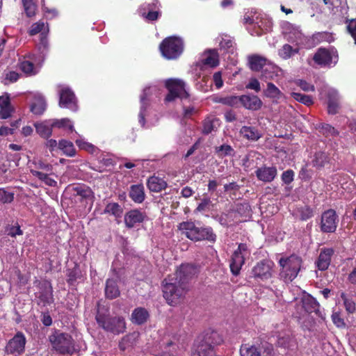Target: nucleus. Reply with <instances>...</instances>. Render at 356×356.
Returning a JSON list of instances; mask_svg holds the SVG:
<instances>
[{
	"label": "nucleus",
	"mask_w": 356,
	"mask_h": 356,
	"mask_svg": "<svg viewBox=\"0 0 356 356\" xmlns=\"http://www.w3.org/2000/svg\"><path fill=\"white\" fill-rule=\"evenodd\" d=\"M198 273L197 268L190 264H182L175 273L165 279L163 296L170 305L176 304L188 289V281Z\"/></svg>",
	"instance_id": "1"
},
{
	"label": "nucleus",
	"mask_w": 356,
	"mask_h": 356,
	"mask_svg": "<svg viewBox=\"0 0 356 356\" xmlns=\"http://www.w3.org/2000/svg\"><path fill=\"white\" fill-rule=\"evenodd\" d=\"M223 341L222 336L216 331H208L200 336L195 341L193 350V356H213V349Z\"/></svg>",
	"instance_id": "2"
},
{
	"label": "nucleus",
	"mask_w": 356,
	"mask_h": 356,
	"mask_svg": "<svg viewBox=\"0 0 356 356\" xmlns=\"http://www.w3.org/2000/svg\"><path fill=\"white\" fill-rule=\"evenodd\" d=\"M178 229L181 234H184L188 238L194 241L207 240L214 242L216 239V234L209 227H197L194 222L186 221L179 224Z\"/></svg>",
	"instance_id": "3"
},
{
	"label": "nucleus",
	"mask_w": 356,
	"mask_h": 356,
	"mask_svg": "<svg viewBox=\"0 0 356 356\" xmlns=\"http://www.w3.org/2000/svg\"><path fill=\"white\" fill-rule=\"evenodd\" d=\"M107 313L108 309L98 303L96 320L99 325L106 331L115 334L123 332L126 328L124 319L122 317L111 318Z\"/></svg>",
	"instance_id": "4"
},
{
	"label": "nucleus",
	"mask_w": 356,
	"mask_h": 356,
	"mask_svg": "<svg viewBox=\"0 0 356 356\" xmlns=\"http://www.w3.org/2000/svg\"><path fill=\"white\" fill-rule=\"evenodd\" d=\"M280 277L284 282H291L298 275L302 266V259L295 254L282 257L279 260Z\"/></svg>",
	"instance_id": "5"
},
{
	"label": "nucleus",
	"mask_w": 356,
	"mask_h": 356,
	"mask_svg": "<svg viewBox=\"0 0 356 356\" xmlns=\"http://www.w3.org/2000/svg\"><path fill=\"white\" fill-rule=\"evenodd\" d=\"M49 341L54 349L60 354H72L75 350L74 340L67 333L56 331L49 337Z\"/></svg>",
	"instance_id": "6"
},
{
	"label": "nucleus",
	"mask_w": 356,
	"mask_h": 356,
	"mask_svg": "<svg viewBox=\"0 0 356 356\" xmlns=\"http://www.w3.org/2000/svg\"><path fill=\"white\" fill-rule=\"evenodd\" d=\"M47 53L40 51L38 56L29 54L19 62V67L26 76H35L39 72Z\"/></svg>",
	"instance_id": "7"
},
{
	"label": "nucleus",
	"mask_w": 356,
	"mask_h": 356,
	"mask_svg": "<svg viewBox=\"0 0 356 356\" xmlns=\"http://www.w3.org/2000/svg\"><path fill=\"white\" fill-rule=\"evenodd\" d=\"M163 57L167 59H175L183 51V42L181 38L171 36L163 40L159 46Z\"/></svg>",
	"instance_id": "8"
},
{
	"label": "nucleus",
	"mask_w": 356,
	"mask_h": 356,
	"mask_svg": "<svg viewBox=\"0 0 356 356\" xmlns=\"http://www.w3.org/2000/svg\"><path fill=\"white\" fill-rule=\"evenodd\" d=\"M165 87L168 90L165 101L170 102L176 98L186 99L189 95L186 88L185 82L179 79H169L165 81Z\"/></svg>",
	"instance_id": "9"
},
{
	"label": "nucleus",
	"mask_w": 356,
	"mask_h": 356,
	"mask_svg": "<svg viewBox=\"0 0 356 356\" xmlns=\"http://www.w3.org/2000/svg\"><path fill=\"white\" fill-rule=\"evenodd\" d=\"M250 254V252L247 245L244 243H240L231 258L229 266L232 274L234 275L239 274L245 259L249 257Z\"/></svg>",
	"instance_id": "10"
},
{
	"label": "nucleus",
	"mask_w": 356,
	"mask_h": 356,
	"mask_svg": "<svg viewBox=\"0 0 356 356\" xmlns=\"http://www.w3.org/2000/svg\"><path fill=\"white\" fill-rule=\"evenodd\" d=\"M38 291L35 293L37 304L41 307H45L51 304L54 301L52 287L49 282L36 281Z\"/></svg>",
	"instance_id": "11"
},
{
	"label": "nucleus",
	"mask_w": 356,
	"mask_h": 356,
	"mask_svg": "<svg viewBox=\"0 0 356 356\" xmlns=\"http://www.w3.org/2000/svg\"><path fill=\"white\" fill-rule=\"evenodd\" d=\"M40 33V41L38 45L39 51L42 54L47 52L49 49V42L47 35L49 33V25L44 22L39 21L33 24L29 30V34L34 35Z\"/></svg>",
	"instance_id": "12"
},
{
	"label": "nucleus",
	"mask_w": 356,
	"mask_h": 356,
	"mask_svg": "<svg viewBox=\"0 0 356 356\" xmlns=\"http://www.w3.org/2000/svg\"><path fill=\"white\" fill-rule=\"evenodd\" d=\"M26 339L24 334L18 332L6 346V353L13 356H19L24 353Z\"/></svg>",
	"instance_id": "13"
},
{
	"label": "nucleus",
	"mask_w": 356,
	"mask_h": 356,
	"mask_svg": "<svg viewBox=\"0 0 356 356\" xmlns=\"http://www.w3.org/2000/svg\"><path fill=\"white\" fill-rule=\"evenodd\" d=\"M159 92V89L156 86L146 87L140 97V111L139 113V123L142 127L145 124V117L146 111L149 105V101L153 95H156Z\"/></svg>",
	"instance_id": "14"
},
{
	"label": "nucleus",
	"mask_w": 356,
	"mask_h": 356,
	"mask_svg": "<svg viewBox=\"0 0 356 356\" xmlns=\"http://www.w3.org/2000/svg\"><path fill=\"white\" fill-rule=\"evenodd\" d=\"M313 60L320 66L330 67L335 65L337 62V55L336 51L329 50L325 48H320L314 55Z\"/></svg>",
	"instance_id": "15"
},
{
	"label": "nucleus",
	"mask_w": 356,
	"mask_h": 356,
	"mask_svg": "<svg viewBox=\"0 0 356 356\" xmlns=\"http://www.w3.org/2000/svg\"><path fill=\"white\" fill-rule=\"evenodd\" d=\"M338 223V216L333 209L323 212L321 220V230L325 233L334 232Z\"/></svg>",
	"instance_id": "16"
},
{
	"label": "nucleus",
	"mask_w": 356,
	"mask_h": 356,
	"mask_svg": "<svg viewBox=\"0 0 356 356\" xmlns=\"http://www.w3.org/2000/svg\"><path fill=\"white\" fill-rule=\"evenodd\" d=\"M59 106L72 111H77L76 99L74 92L67 87H63L59 92Z\"/></svg>",
	"instance_id": "17"
},
{
	"label": "nucleus",
	"mask_w": 356,
	"mask_h": 356,
	"mask_svg": "<svg viewBox=\"0 0 356 356\" xmlns=\"http://www.w3.org/2000/svg\"><path fill=\"white\" fill-rule=\"evenodd\" d=\"M273 262L270 260H263L257 263L252 269L254 276L261 280H268L272 276Z\"/></svg>",
	"instance_id": "18"
},
{
	"label": "nucleus",
	"mask_w": 356,
	"mask_h": 356,
	"mask_svg": "<svg viewBox=\"0 0 356 356\" xmlns=\"http://www.w3.org/2000/svg\"><path fill=\"white\" fill-rule=\"evenodd\" d=\"M160 3L158 0H154L151 3H145L141 6L140 13L143 17L148 21L156 20L161 13Z\"/></svg>",
	"instance_id": "19"
},
{
	"label": "nucleus",
	"mask_w": 356,
	"mask_h": 356,
	"mask_svg": "<svg viewBox=\"0 0 356 356\" xmlns=\"http://www.w3.org/2000/svg\"><path fill=\"white\" fill-rule=\"evenodd\" d=\"M301 302V309L300 311L298 312L300 316L298 318H300L301 316H304L305 314L307 313H317L318 312L320 305L318 302L309 294H305L302 297L300 300Z\"/></svg>",
	"instance_id": "20"
},
{
	"label": "nucleus",
	"mask_w": 356,
	"mask_h": 356,
	"mask_svg": "<svg viewBox=\"0 0 356 356\" xmlns=\"http://www.w3.org/2000/svg\"><path fill=\"white\" fill-rule=\"evenodd\" d=\"M273 348L267 347L265 350L261 353V349L255 346H250L248 344L242 345L240 348L241 356H269L271 354Z\"/></svg>",
	"instance_id": "21"
},
{
	"label": "nucleus",
	"mask_w": 356,
	"mask_h": 356,
	"mask_svg": "<svg viewBox=\"0 0 356 356\" xmlns=\"http://www.w3.org/2000/svg\"><path fill=\"white\" fill-rule=\"evenodd\" d=\"M219 64L218 54L216 49L205 51L197 65L202 68L204 66L215 67Z\"/></svg>",
	"instance_id": "22"
},
{
	"label": "nucleus",
	"mask_w": 356,
	"mask_h": 356,
	"mask_svg": "<svg viewBox=\"0 0 356 356\" xmlns=\"http://www.w3.org/2000/svg\"><path fill=\"white\" fill-rule=\"evenodd\" d=\"M257 179L264 182H271L276 177L277 170L275 167L263 166L255 171Z\"/></svg>",
	"instance_id": "23"
},
{
	"label": "nucleus",
	"mask_w": 356,
	"mask_h": 356,
	"mask_svg": "<svg viewBox=\"0 0 356 356\" xmlns=\"http://www.w3.org/2000/svg\"><path fill=\"white\" fill-rule=\"evenodd\" d=\"M13 112L14 108L10 104V95L5 93L0 96V118L7 119Z\"/></svg>",
	"instance_id": "24"
},
{
	"label": "nucleus",
	"mask_w": 356,
	"mask_h": 356,
	"mask_svg": "<svg viewBox=\"0 0 356 356\" xmlns=\"http://www.w3.org/2000/svg\"><path fill=\"white\" fill-rule=\"evenodd\" d=\"M145 218V215L141 211L134 209L127 212L124 216V223L129 228H132L138 223L142 222Z\"/></svg>",
	"instance_id": "25"
},
{
	"label": "nucleus",
	"mask_w": 356,
	"mask_h": 356,
	"mask_svg": "<svg viewBox=\"0 0 356 356\" xmlns=\"http://www.w3.org/2000/svg\"><path fill=\"white\" fill-rule=\"evenodd\" d=\"M240 103L247 109L257 111L262 106V102L256 95H245L240 97Z\"/></svg>",
	"instance_id": "26"
},
{
	"label": "nucleus",
	"mask_w": 356,
	"mask_h": 356,
	"mask_svg": "<svg viewBox=\"0 0 356 356\" xmlns=\"http://www.w3.org/2000/svg\"><path fill=\"white\" fill-rule=\"evenodd\" d=\"M264 95L276 103L281 99H286L284 94L271 82L267 83L266 88L264 90Z\"/></svg>",
	"instance_id": "27"
},
{
	"label": "nucleus",
	"mask_w": 356,
	"mask_h": 356,
	"mask_svg": "<svg viewBox=\"0 0 356 356\" xmlns=\"http://www.w3.org/2000/svg\"><path fill=\"white\" fill-rule=\"evenodd\" d=\"M243 22L245 24H255L257 25L261 30L265 29L267 30V27L266 28L264 25L261 18L260 17V15L257 13L255 10L251 9L248 10L243 16Z\"/></svg>",
	"instance_id": "28"
},
{
	"label": "nucleus",
	"mask_w": 356,
	"mask_h": 356,
	"mask_svg": "<svg viewBox=\"0 0 356 356\" xmlns=\"http://www.w3.org/2000/svg\"><path fill=\"white\" fill-rule=\"evenodd\" d=\"M333 254L334 250L332 248H326L321 250L318 260L316 262L318 270H325L329 267Z\"/></svg>",
	"instance_id": "29"
},
{
	"label": "nucleus",
	"mask_w": 356,
	"mask_h": 356,
	"mask_svg": "<svg viewBox=\"0 0 356 356\" xmlns=\"http://www.w3.org/2000/svg\"><path fill=\"white\" fill-rule=\"evenodd\" d=\"M34 126L35 127L36 132L42 138H48L51 136L52 128L54 127L52 119L35 122Z\"/></svg>",
	"instance_id": "30"
},
{
	"label": "nucleus",
	"mask_w": 356,
	"mask_h": 356,
	"mask_svg": "<svg viewBox=\"0 0 356 356\" xmlns=\"http://www.w3.org/2000/svg\"><path fill=\"white\" fill-rule=\"evenodd\" d=\"M327 110L330 114H335L337 113L339 104V95L337 90L334 88H330L327 90Z\"/></svg>",
	"instance_id": "31"
},
{
	"label": "nucleus",
	"mask_w": 356,
	"mask_h": 356,
	"mask_svg": "<svg viewBox=\"0 0 356 356\" xmlns=\"http://www.w3.org/2000/svg\"><path fill=\"white\" fill-rule=\"evenodd\" d=\"M277 345L289 350L297 349L298 343L295 337L290 334L279 336L277 341Z\"/></svg>",
	"instance_id": "32"
},
{
	"label": "nucleus",
	"mask_w": 356,
	"mask_h": 356,
	"mask_svg": "<svg viewBox=\"0 0 356 356\" xmlns=\"http://www.w3.org/2000/svg\"><path fill=\"white\" fill-rule=\"evenodd\" d=\"M145 196L144 186L143 185H132L130 187L129 197L134 202L141 203L144 201Z\"/></svg>",
	"instance_id": "33"
},
{
	"label": "nucleus",
	"mask_w": 356,
	"mask_h": 356,
	"mask_svg": "<svg viewBox=\"0 0 356 356\" xmlns=\"http://www.w3.org/2000/svg\"><path fill=\"white\" fill-rule=\"evenodd\" d=\"M240 134L245 139L252 141L259 140L261 135L259 131L253 127L243 126L240 130Z\"/></svg>",
	"instance_id": "34"
},
{
	"label": "nucleus",
	"mask_w": 356,
	"mask_h": 356,
	"mask_svg": "<svg viewBox=\"0 0 356 356\" xmlns=\"http://www.w3.org/2000/svg\"><path fill=\"white\" fill-rule=\"evenodd\" d=\"M120 290L117 282L113 279H108L106 282L105 295L109 299H113L120 296Z\"/></svg>",
	"instance_id": "35"
},
{
	"label": "nucleus",
	"mask_w": 356,
	"mask_h": 356,
	"mask_svg": "<svg viewBox=\"0 0 356 356\" xmlns=\"http://www.w3.org/2000/svg\"><path fill=\"white\" fill-rule=\"evenodd\" d=\"M220 126V120L213 117H207L203 122L202 132L204 134H211L212 131H215Z\"/></svg>",
	"instance_id": "36"
},
{
	"label": "nucleus",
	"mask_w": 356,
	"mask_h": 356,
	"mask_svg": "<svg viewBox=\"0 0 356 356\" xmlns=\"http://www.w3.org/2000/svg\"><path fill=\"white\" fill-rule=\"evenodd\" d=\"M249 64L252 70L259 71L263 67H265L268 62L264 57L253 55L249 57Z\"/></svg>",
	"instance_id": "37"
},
{
	"label": "nucleus",
	"mask_w": 356,
	"mask_h": 356,
	"mask_svg": "<svg viewBox=\"0 0 356 356\" xmlns=\"http://www.w3.org/2000/svg\"><path fill=\"white\" fill-rule=\"evenodd\" d=\"M46 109V102L41 95H36L31 106V111L35 115H41Z\"/></svg>",
	"instance_id": "38"
},
{
	"label": "nucleus",
	"mask_w": 356,
	"mask_h": 356,
	"mask_svg": "<svg viewBox=\"0 0 356 356\" xmlns=\"http://www.w3.org/2000/svg\"><path fill=\"white\" fill-rule=\"evenodd\" d=\"M31 173L49 186L54 187L57 184L56 181L50 177L52 175L51 172L45 173L37 170H31Z\"/></svg>",
	"instance_id": "39"
},
{
	"label": "nucleus",
	"mask_w": 356,
	"mask_h": 356,
	"mask_svg": "<svg viewBox=\"0 0 356 356\" xmlns=\"http://www.w3.org/2000/svg\"><path fill=\"white\" fill-rule=\"evenodd\" d=\"M147 186L150 191L153 192H159L166 188L167 184L161 178L157 177H151L147 181Z\"/></svg>",
	"instance_id": "40"
},
{
	"label": "nucleus",
	"mask_w": 356,
	"mask_h": 356,
	"mask_svg": "<svg viewBox=\"0 0 356 356\" xmlns=\"http://www.w3.org/2000/svg\"><path fill=\"white\" fill-rule=\"evenodd\" d=\"M148 317V312L145 308L138 307L134 310L131 314V321L134 323L140 325L145 323Z\"/></svg>",
	"instance_id": "41"
},
{
	"label": "nucleus",
	"mask_w": 356,
	"mask_h": 356,
	"mask_svg": "<svg viewBox=\"0 0 356 356\" xmlns=\"http://www.w3.org/2000/svg\"><path fill=\"white\" fill-rule=\"evenodd\" d=\"M278 71L277 67L268 63L262 70L261 78L266 82L269 80H274Z\"/></svg>",
	"instance_id": "42"
},
{
	"label": "nucleus",
	"mask_w": 356,
	"mask_h": 356,
	"mask_svg": "<svg viewBox=\"0 0 356 356\" xmlns=\"http://www.w3.org/2000/svg\"><path fill=\"white\" fill-rule=\"evenodd\" d=\"M58 147L61 149L65 154L68 156H74L76 154V150L74 149V145L72 142L61 140L59 141Z\"/></svg>",
	"instance_id": "43"
},
{
	"label": "nucleus",
	"mask_w": 356,
	"mask_h": 356,
	"mask_svg": "<svg viewBox=\"0 0 356 356\" xmlns=\"http://www.w3.org/2000/svg\"><path fill=\"white\" fill-rule=\"evenodd\" d=\"M219 40L220 49L228 53H234V41L228 36L221 37Z\"/></svg>",
	"instance_id": "44"
},
{
	"label": "nucleus",
	"mask_w": 356,
	"mask_h": 356,
	"mask_svg": "<svg viewBox=\"0 0 356 356\" xmlns=\"http://www.w3.org/2000/svg\"><path fill=\"white\" fill-rule=\"evenodd\" d=\"M25 13L27 17H31L36 14L37 4L34 0H22Z\"/></svg>",
	"instance_id": "45"
},
{
	"label": "nucleus",
	"mask_w": 356,
	"mask_h": 356,
	"mask_svg": "<svg viewBox=\"0 0 356 356\" xmlns=\"http://www.w3.org/2000/svg\"><path fill=\"white\" fill-rule=\"evenodd\" d=\"M54 127L63 128L70 131H74V124L68 118H62L60 120L52 119Z\"/></svg>",
	"instance_id": "46"
},
{
	"label": "nucleus",
	"mask_w": 356,
	"mask_h": 356,
	"mask_svg": "<svg viewBox=\"0 0 356 356\" xmlns=\"http://www.w3.org/2000/svg\"><path fill=\"white\" fill-rule=\"evenodd\" d=\"M104 213L113 215L114 216L119 218L122 214V207L116 202L108 203L104 209Z\"/></svg>",
	"instance_id": "47"
},
{
	"label": "nucleus",
	"mask_w": 356,
	"mask_h": 356,
	"mask_svg": "<svg viewBox=\"0 0 356 356\" xmlns=\"http://www.w3.org/2000/svg\"><path fill=\"white\" fill-rule=\"evenodd\" d=\"M298 52V49H293L291 45L286 44L279 50V55L283 59H289Z\"/></svg>",
	"instance_id": "48"
},
{
	"label": "nucleus",
	"mask_w": 356,
	"mask_h": 356,
	"mask_svg": "<svg viewBox=\"0 0 356 356\" xmlns=\"http://www.w3.org/2000/svg\"><path fill=\"white\" fill-rule=\"evenodd\" d=\"M295 214L302 220H306L313 216V211L308 207H302L298 208L295 211Z\"/></svg>",
	"instance_id": "49"
},
{
	"label": "nucleus",
	"mask_w": 356,
	"mask_h": 356,
	"mask_svg": "<svg viewBox=\"0 0 356 356\" xmlns=\"http://www.w3.org/2000/svg\"><path fill=\"white\" fill-rule=\"evenodd\" d=\"M291 95L294 98V99L306 106H310L314 103L312 98L309 95L294 92H292Z\"/></svg>",
	"instance_id": "50"
},
{
	"label": "nucleus",
	"mask_w": 356,
	"mask_h": 356,
	"mask_svg": "<svg viewBox=\"0 0 356 356\" xmlns=\"http://www.w3.org/2000/svg\"><path fill=\"white\" fill-rule=\"evenodd\" d=\"M216 102L230 106H237L240 103V97L229 96L225 97H220L216 100Z\"/></svg>",
	"instance_id": "51"
},
{
	"label": "nucleus",
	"mask_w": 356,
	"mask_h": 356,
	"mask_svg": "<svg viewBox=\"0 0 356 356\" xmlns=\"http://www.w3.org/2000/svg\"><path fill=\"white\" fill-rule=\"evenodd\" d=\"M33 164L34 165V168H31V170H42L45 171L46 172H50L52 171V165L49 163H44L40 159H36L33 161Z\"/></svg>",
	"instance_id": "52"
},
{
	"label": "nucleus",
	"mask_w": 356,
	"mask_h": 356,
	"mask_svg": "<svg viewBox=\"0 0 356 356\" xmlns=\"http://www.w3.org/2000/svg\"><path fill=\"white\" fill-rule=\"evenodd\" d=\"M341 298H342V300L343 301V304H344L346 311L348 313H353L355 311L356 307H355V303L352 300V298L348 297L344 293H341Z\"/></svg>",
	"instance_id": "53"
},
{
	"label": "nucleus",
	"mask_w": 356,
	"mask_h": 356,
	"mask_svg": "<svg viewBox=\"0 0 356 356\" xmlns=\"http://www.w3.org/2000/svg\"><path fill=\"white\" fill-rule=\"evenodd\" d=\"M20 77V74L15 71H8L4 73V82L6 84L16 82Z\"/></svg>",
	"instance_id": "54"
},
{
	"label": "nucleus",
	"mask_w": 356,
	"mask_h": 356,
	"mask_svg": "<svg viewBox=\"0 0 356 356\" xmlns=\"http://www.w3.org/2000/svg\"><path fill=\"white\" fill-rule=\"evenodd\" d=\"M216 150L221 156L232 155L234 153L233 148L229 145H222L217 147Z\"/></svg>",
	"instance_id": "55"
},
{
	"label": "nucleus",
	"mask_w": 356,
	"mask_h": 356,
	"mask_svg": "<svg viewBox=\"0 0 356 356\" xmlns=\"http://www.w3.org/2000/svg\"><path fill=\"white\" fill-rule=\"evenodd\" d=\"M327 162V156L324 152H318L315 155L314 163L317 166H323Z\"/></svg>",
	"instance_id": "56"
},
{
	"label": "nucleus",
	"mask_w": 356,
	"mask_h": 356,
	"mask_svg": "<svg viewBox=\"0 0 356 356\" xmlns=\"http://www.w3.org/2000/svg\"><path fill=\"white\" fill-rule=\"evenodd\" d=\"M75 143L79 148L86 149L88 152H92L95 149L93 145L85 141L83 139H77L75 140Z\"/></svg>",
	"instance_id": "57"
},
{
	"label": "nucleus",
	"mask_w": 356,
	"mask_h": 356,
	"mask_svg": "<svg viewBox=\"0 0 356 356\" xmlns=\"http://www.w3.org/2000/svg\"><path fill=\"white\" fill-rule=\"evenodd\" d=\"M72 189L76 195L83 197H88L90 193V191L88 189V188H86L82 186H73Z\"/></svg>",
	"instance_id": "58"
},
{
	"label": "nucleus",
	"mask_w": 356,
	"mask_h": 356,
	"mask_svg": "<svg viewBox=\"0 0 356 356\" xmlns=\"http://www.w3.org/2000/svg\"><path fill=\"white\" fill-rule=\"evenodd\" d=\"M13 200V194L8 193L3 188H0V201L2 202H10Z\"/></svg>",
	"instance_id": "59"
},
{
	"label": "nucleus",
	"mask_w": 356,
	"mask_h": 356,
	"mask_svg": "<svg viewBox=\"0 0 356 356\" xmlns=\"http://www.w3.org/2000/svg\"><path fill=\"white\" fill-rule=\"evenodd\" d=\"M321 131L325 136H335L337 134V131L331 125L325 124L321 127Z\"/></svg>",
	"instance_id": "60"
},
{
	"label": "nucleus",
	"mask_w": 356,
	"mask_h": 356,
	"mask_svg": "<svg viewBox=\"0 0 356 356\" xmlns=\"http://www.w3.org/2000/svg\"><path fill=\"white\" fill-rule=\"evenodd\" d=\"M246 88L253 90L255 92H259L261 90L260 83L255 78H251L249 83L246 85Z\"/></svg>",
	"instance_id": "61"
},
{
	"label": "nucleus",
	"mask_w": 356,
	"mask_h": 356,
	"mask_svg": "<svg viewBox=\"0 0 356 356\" xmlns=\"http://www.w3.org/2000/svg\"><path fill=\"white\" fill-rule=\"evenodd\" d=\"M42 10L44 13V16L48 19H51L58 16V11L55 8H48L47 7L42 6Z\"/></svg>",
	"instance_id": "62"
},
{
	"label": "nucleus",
	"mask_w": 356,
	"mask_h": 356,
	"mask_svg": "<svg viewBox=\"0 0 356 356\" xmlns=\"http://www.w3.org/2000/svg\"><path fill=\"white\" fill-rule=\"evenodd\" d=\"M332 320L334 324L338 327H342L345 326L343 319L341 317V315L338 312H334L332 315Z\"/></svg>",
	"instance_id": "63"
},
{
	"label": "nucleus",
	"mask_w": 356,
	"mask_h": 356,
	"mask_svg": "<svg viewBox=\"0 0 356 356\" xmlns=\"http://www.w3.org/2000/svg\"><path fill=\"white\" fill-rule=\"evenodd\" d=\"M348 32L355 40L356 44V19H351L347 26Z\"/></svg>",
	"instance_id": "64"
}]
</instances>
